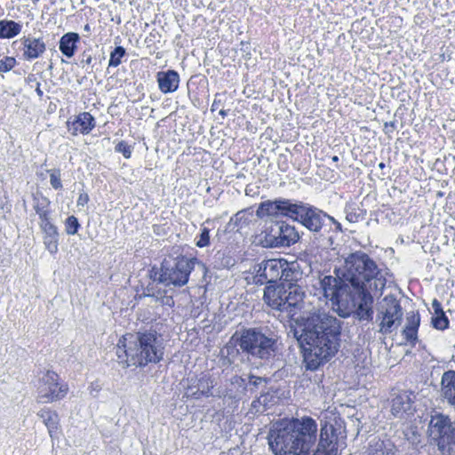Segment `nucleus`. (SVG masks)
Listing matches in <instances>:
<instances>
[{
	"mask_svg": "<svg viewBox=\"0 0 455 455\" xmlns=\"http://www.w3.org/2000/svg\"><path fill=\"white\" fill-rule=\"evenodd\" d=\"M341 334L339 320L324 312L291 319L288 335H292L303 350L307 370L315 371L339 351Z\"/></svg>",
	"mask_w": 455,
	"mask_h": 455,
	"instance_id": "nucleus-1",
	"label": "nucleus"
},
{
	"mask_svg": "<svg viewBox=\"0 0 455 455\" xmlns=\"http://www.w3.org/2000/svg\"><path fill=\"white\" fill-rule=\"evenodd\" d=\"M317 424L310 417L275 422L267 441L274 455H308L316 441Z\"/></svg>",
	"mask_w": 455,
	"mask_h": 455,
	"instance_id": "nucleus-2",
	"label": "nucleus"
},
{
	"mask_svg": "<svg viewBox=\"0 0 455 455\" xmlns=\"http://www.w3.org/2000/svg\"><path fill=\"white\" fill-rule=\"evenodd\" d=\"M166 342L156 329H141L119 339L116 355L125 358L127 366L143 368L160 363L164 356Z\"/></svg>",
	"mask_w": 455,
	"mask_h": 455,
	"instance_id": "nucleus-3",
	"label": "nucleus"
},
{
	"mask_svg": "<svg viewBox=\"0 0 455 455\" xmlns=\"http://www.w3.org/2000/svg\"><path fill=\"white\" fill-rule=\"evenodd\" d=\"M334 272L351 291L369 290L367 285H371V281L376 290L382 291L386 287L387 273L363 251L349 253Z\"/></svg>",
	"mask_w": 455,
	"mask_h": 455,
	"instance_id": "nucleus-4",
	"label": "nucleus"
},
{
	"mask_svg": "<svg viewBox=\"0 0 455 455\" xmlns=\"http://www.w3.org/2000/svg\"><path fill=\"white\" fill-rule=\"evenodd\" d=\"M236 345L248 355L267 361L275 356L278 338L267 326L251 327L241 331Z\"/></svg>",
	"mask_w": 455,
	"mask_h": 455,
	"instance_id": "nucleus-5",
	"label": "nucleus"
},
{
	"mask_svg": "<svg viewBox=\"0 0 455 455\" xmlns=\"http://www.w3.org/2000/svg\"><path fill=\"white\" fill-rule=\"evenodd\" d=\"M431 444L437 446L441 455H455V422L449 416L436 413L427 426Z\"/></svg>",
	"mask_w": 455,
	"mask_h": 455,
	"instance_id": "nucleus-6",
	"label": "nucleus"
},
{
	"mask_svg": "<svg viewBox=\"0 0 455 455\" xmlns=\"http://www.w3.org/2000/svg\"><path fill=\"white\" fill-rule=\"evenodd\" d=\"M328 217L329 214L323 210L301 202L294 220L312 233L315 239L323 238V245L327 247L333 243L332 237L326 236L331 229V225L327 223Z\"/></svg>",
	"mask_w": 455,
	"mask_h": 455,
	"instance_id": "nucleus-7",
	"label": "nucleus"
},
{
	"mask_svg": "<svg viewBox=\"0 0 455 455\" xmlns=\"http://www.w3.org/2000/svg\"><path fill=\"white\" fill-rule=\"evenodd\" d=\"M378 331L387 336L402 323L403 311L400 300L393 294L386 295L376 304Z\"/></svg>",
	"mask_w": 455,
	"mask_h": 455,
	"instance_id": "nucleus-8",
	"label": "nucleus"
},
{
	"mask_svg": "<svg viewBox=\"0 0 455 455\" xmlns=\"http://www.w3.org/2000/svg\"><path fill=\"white\" fill-rule=\"evenodd\" d=\"M196 265L201 267L203 270L205 269L204 265L196 258L188 259L181 256L172 261L164 259L163 261V271L165 286L181 287L187 284Z\"/></svg>",
	"mask_w": 455,
	"mask_h": 455,
	"instance_id": "nucleus-9",
	"label": "nucleus"
},
{
	"mask_svg": "<svg viewBox=\"0 0 455 455\" xmlns=\"http://www.w3.org/2000/svg\"><path fill=\"white\" fill-rule=\"evenodd\" d=\"M299 239V235L293 226L284 221H276L266 228L261 243L267 248L290 247Z\"/></svg>",
	"mask_w": 455,
	"mask_h": 455,
	"instance_id": "nucleus-10",
	"label": "nucleus"
},
{
	"mask_svg": "<svg viewBox=\"0 0 455 455\" xmlns=\"http://www.w3.org/2000/svg\"><path fill=\"white\" fill-rule=\"evenodd\" d=\"M68 392V386L60 382L59 375L52 371L41 372L37 384V401L52 403L63 399Z\"/></svg>",
	"mask_w": 455,
	"mask_h": 455,
	"instance_id": "nucleus-11",
	"label": "nucleus"
},
{
	"mask_svg": "<svg viewBox=\"0 0 455 455\" xmlns=\"http://www.w3.org/2000/svg\"><path fill=\"white\" fill-rule=\"evenodd\" d=\"M346 447V435L341 426L325 422L321 427L320 440L313 455H339Z\"/></svg>",
	"mask_w": 455,
	"mask_h": 455,
	"instance_id": "nucleus-12",
	"label": "nucleus"
},
{
	"mask_svg": "<svg viewBox=\"0 0 455 455\" xmlns=\"http://www.w3.org/2000/svg\"><path fill=\"white\" fill-rule=\"evenodd\" d=\"M319 283L323 296L331 300L332 306L343 307L350 302L352 291L337 275H324Z\"/></svg>",
	"mask_w": 455,
	"mask_h": 455,
	"instance_id": "nucleus-13",
	"label": "nucleus"
},
{
	"mask_svg": "<svg viewBox=\"0 0 455 455\" xmlns=\"http://www.w3.org/2000/svg\"><path fill=\"white\" fill-rule=\"evenodd\" d=\"M300 201H295L285 198H277L275 200H267L259 204L256 215L259 219L265 217H287L295 220L298 213Z\"/></svg>",
	"mask_w": 455,
	"mask_h": 455,
	"instance_id": "nucleus-14",
	"label": "nucleus"
},
{
	"mask_svg": "<svg viewBox=\"0 0 455 455\" xmlns=\"http://www.w3.org/2000/svg\"><path fill=\"white\" fill-rule=\"evenodd\" d=\"M283 259H265L253 267V279L256 284L277 283L280 274H283Z\"/></svg>",
	"mask_w": 455,
	"mask_h": 455,
	"instance_id": "nucleus-15",
	"label": "nucleus"
},
{
	"mask_svg": "<svg viewBox=\"0 0 455 455\" xmlns=\"http://www.w3.org/2000/svg\"><path fill=\"white\" fill-rule=\"evenodd\" d=\"M213 387V380L207 374H202L199 378L191 377L188 379L185 395L196 400H198L203 396L209 397L212 395L211 391Z\"/></svg>",
	"mask_w": 455,
	"mask_h": 455,
	"instance_id": "nucleus-16",
	"label": "nucleus"
},
{
	"mask_svg": "<svg viewBox=\"0 0 455 455\" xmlns=\"http://www.w3.org/2000/svg\"><path fill=\"white\" fill-rule=\"evenodd\" d=\"M351 302L357 306L355 314L361 321H371L373 318V297L369 290L352 291Z\"/></svg>",
	"mask_w": 455,
	"mask_h": 455,
	"instance_id": "nucleus-17",
	"label": "nucleus"
},
{
	"mask_svg": "<svg viewBox=\"0 0 455 455\" xmlns=\"http://www.w3.org/2000/svg\"><path fill=\"white\" fill-rule=\"evenodd\" d=\"M415 395L410 391H400L393 395L391 399V413L395 418L402 419L404 414L412 413L414 411Z\"/></svg>",
	"mask_w": 455,
	"mask_h": 455,
	"instance_id": "nucleus-18",
	"label": "nucleus"
},
{
	"mask_svg": "<svg viewBox=\"0 0 455 455\" xmlns=\"http://www.w3.org/2000/svg\"><path fill=\"white\" fill-rule=\"evenodd\" d=\"M95 124L94 117L89 112H83L76 116L73 121L68 122V130L74 136L78 133L89 134Z\"/></svg>",
	"mask_w": 455,
	"mask_h": 455,
	"instance_id": "nucleus-19",
	"label": "nucleus"
},
{
	"mask_svg": "<svg viewBox=\"0 0 455 455\" xmlns=\"http://www.w3.org/2000/svg\"><path fill=\"white\" fill-rule=\"evenodd\" d=\"M304 291L300 285H291L284 287L283 290V301L285 306L283 307L282 312H287L289 315H294L295 309L299 307L304 299Z\"/></svg>",
	"mask_w": 455,
	"mask_h": 455,
	"instance_id": "nucleus-20",
	"label": "nucleus"
},
{
	"mask_svg": "<svg viewBox=\"0 0 455 455\" xmlns=\"http://www.w3.org/2000/svg\"><path fill=\"white\" fill-rule=\"evenodd\" d=\"M283 274H280V284L283 287H289L291 285H299L298 282L302 280L303 272L297 261L289 262L286 259H283Z\"/></svg>",
	"mask_w": 455,
	"mask_h": 455,
	"instance_id": "nucleus-21",
	"label": "nucleus"
},
{
	"mask_svg": "<svg viewBox=\"0 0 455 455\" xmlns=\"http://www.w3.org/2000/svg\"><path fill=\"white\" fill-rule=\"evenodd\" d=\"M156 81L160 92L167 94L178 90L180 78L177 71L169 69L167 71L157 72Z\"/></svg>",
	"mask_w": 455,
	"mask_h": 455,
	"instance_id": "nucleus-22",
	"label": "nucleus"
},
{
	"mask_svg": "<svg viewBox=\"0 0 455 455\" xmlns=\"http://www.w3.org/2000/svg\"><path fill=\"white\" fill-rule=\"evenodd\" d=\"M284 287L276 283L267 284L264 290V301L273 309L283 311L285 302L283 301Z\"/></svg>",
	"mask_w": 455,
	"mask_h": 455,
	"instance_id": "nucleus-23",
	"label": "nucleus"
},
{
	"mask_svg": "<svg viewBox=\"0 0 455 455\" xmlns=\"http://www.w3.org/2000/svg\"><path fill=\"white\" fill-rule=\"evenodd\" d=\"M441 392L443 398L455 410V371L449 370L443 373Z\"/></svg>",
	"mask_w": 455,
	"mask_h": 455,
	"instance_id": "nucleus-24",
	"label": "nucleus"
},
{
	"mask_svg": "<svg viewBox=\"0 0 455 455\" xmlns=\"http://www.w3.org/2000/svg\"><path fill=\"white\" fill-rule=\"evenodd\" d=\"M277 401L275 392L267 391L260 395L259 397L251 402L248 414L255 416L265 412L268 408L273 406Z\"/></svg>",
	"mask_w": 455,
	"mask_h": 455,
	"instance_id": "nucleus-25",
	"label": "nucleus"
},
{
	"mask_svg": "<svg viewBox=\"0 0 455 455\" xmlns=\"http://www.w3.org/2000/svg\"><path fill=\"white\" fill-rule=\"evenodd\" d=\"M23 56L30 60L40 57L46 50L44 42L41 38H23Z\"/></svg>",
	"mask_w": 455,
	"mask_h": 455,
	"instance_id": "nucleus-26",
	"label": "nucleus"
},
{
	"mask_svg": "<svg viewBox=\"0 0 455 455\" xmlns=\"http://www.w3.org/2000/svg\"><path fill=\"white\" fill-rule=\"evenodd\" d=\"M80 41V36L76 32H68L64 34L60 39V51L67 58H72L77 49V44Z\"/></svg>",
	"mask_w": 455,
	"mask_h": 455,
	"instance_id": "nucleus-27",
	"label": "nucleus"
},
{
	"mask_svg": "<svg viewBox=\"0 0 455 455\" xmlns=\"http://www.w3.org/2000/svg\"><path fill=\"white\" fill-rule=\"evenodd\" d=\"M37 416L47 427L50 436L53 438V435L57 431L60 424L58 413L49 408H43L37 412Z\"/></svg>",
	"mask_w": 455,
	"mask_h": 455,
	"instance_id": "nucleus-28",
	"label": "nucleus"
},
{
	"mask_svg": "<svg viewBox=\"0 0 455 455\" xmlns=\"http://www.w3.org/2000/svg\"><path fill=\"white\" fill-rule=\"evenodd\" d=\"M33 208L39 219L51 215V201L40 191L32 194Z\"/></svg>",
	"mask_w": 455,
	"mask_h": 455,
	"instance_id": "nucleus-29",
	"label": "nucleus"
},
{
	"mask_svg": "<svg viewBox=\"0 0 455 455\" xmlns=\"http://www.w3.org/2000/svg\"><path fill=\"white\" fill-rule=\"evenodd\" d=\"M393 444L389 440L384 441L374 438L371 441L367 455H393Z\"/></svg>",
	"mask_w": 455,
	"mask_h": 455,
	"instance_id": "nucleus-30",
	"label": "nucleus"
},
{
	"mask_svg": "<svg viewBox=\"0 0 455 455\" xmlns=\"http://www.w3.org/2000/svg\"><path fill=\"white\" fill-rule=\"evenodd\" d=\"M266 382L267 380L264 378L257 377L254 375L249 376V380L247 383L245 379L238 375H235L231 379V383L233 385H236L240 387H243V391H244L245 389H249L251 392L256 391L262 383Z\"/></svg>",
	"mask_w": 455,
	"mask_h": 455,
	"instance_id": "nucleus-31",
	"label": "nucleus"
},
{
	"mask_svg": "<svg viewBox=\"0 0 455 455\" xmlns=\"http://www.w3.org/2000/svg\"><path fill=\"white\" fill-rule=\"evenodd\" d=\"M22 25L14 20H0V38H12L21 32Z\"/></svg>",
	"mask_w": 455,
	"mask_h": 455,
	"instance_id": "nucleus-32",
	"label": "nucleus"
},
{
	"mask_svg": "<svg viewBox=\"0 0 455 455\" xmlns=\"http://www.w3.org/2000/svg\"><path fill=\"white\" fill-rule=\"evenodd\" d=\"M252 219L253 212L251 209H245L235 214L231 218L229 224L234 226L233 228H236V230L239 231L246 228L251 222Z\"/></svg>",
	"mask_w": 455,
	"mask_h": 455,
	"instance_id": "nucleus-33",
	"label": "nucleus"
},
{
	"mask_svg": "<svg viewBox=\"0 0 455 455\" xmlns=\"http://www.w3.org/2000/svg\"><path fill=\"white\" fill-rule=\"evenodd\" d=\"M359 208L355 204H347L345 207L346 219L347 221L351 223L358 222L360 220L363 219V214L362 211L359 212Z\"/></svg>",
	"mask_w": 455,
	"mask_h": 455,
	"instance_id": "nucleus-34",
	"label": "nucleus"
},
{
	"mask_svg": "<svg viewBox=\"0 0 455 455\" xmlns=\"http://www.w3.org/2000/svg\"><path fill=\"white\" fill-rule=\"evenodd\" d=\"M432 325L435 329L444 331L449 328L450 321L444 311L435 315L431 319Z\"/></svg>",
	"mask_w": 455,
	"mask_h": 455,
	"instance_id": "nucleus-35",
	"label": "nucleus"
},
{
	"mask_svg": "<svg viewBox=\"0 0 455 455\" xmlns=\"http://www.w3.org/2000/svg\"><path fill=\"white\" fill-rule=\"evenodd\" d=\"M126 53L123 46H116L111 52L108 61V67H118L122 63V59Z\"/></svg>",
	"mask_w": 455,
	"mask_h": 455,
	"instance_id": "nucleus-36",
	"label": "nucleus"
},
{
	"mask_svg": "<svg viewBox=\"0 0 455 455\" xmlns=\"http://www.w3.org/2000/svg\"><path fill=\"white\" fill-rule=\"evenodd\" d=\"M78 219L74 216H68L65 220V231L68 235H76L80 228Z\"/></svg>",
	"mask_w": 455,
	"mask_h": 455,
	"instance_id": "nucleus-37",
	"label": "nucleus"
},
{
	"mask_svg": "<svg viewBox=\"0 0 455 455\" xmlns=\"http://www.w3.org/2000/svg\"><path fill=\"white\" fill-rule=\"evenodd\" d=\"M196 245L199 248L206 247L210 244V230L205 227H202L200 234L196 236Z\"/></svg>",
	"mask_w": 455,
	"mask_h": 455,
	"instance_id": "nucleus-38",
	"label": "nucleus"
},
{
	"mask_svg": "<svg viewBox=\"0 0 455 455\" xmlns=\"http://www.w3.org/2000/svg\"><path fill=\"white\" fill-rule=\"evenodd\" d=\"M44 244L51 254L57 253L59 250V236H44Z\"/></svg>",
	"mask_w": 455,
	"mask_h": 455,
	"instance_id": "nucleus-39",
	"label": "nucleus"
},
{
	"mask_svg": "<svg viewBox=\"0 0 455 455\" xmlns=\"http://www.w3.org/2000/svg\"><path fill=\"white\" fill-rule=\"evenodd\" d=\"M47 172L50 174V183L52 187L58 190L62 188L61 183V173L60 169L48 170Z\"/></svg>",
	"mask_w": 455,
	"mask_h": 455,
	"instance_id": "nucleus-40",
	"label": "nucleus"
},
{
	"mask_svg": "<svg viewBox=\"0 0 455 455\" xmlns=\"http://www.w3.org/2000/svg\"><path fill=\"white\" fill-rule=\"evenodd\" d=\"M420 324V315L418 311H411L408 313L406 317V328L419 330Z\"/></svg>",
	"mask_w": 455,
	"mask_h": 455,
	"instance_id": "nucleus-41",
	"label": "nucleus"
},
{
	"mask_svg": "<svg viewBox=\"0 0 455 455\" xmlns=\"http://www.w3.org/2000/svg\"><path fill=\"white\" fill-rule=\"evenodd\" d=\"M16 64L13 57L5 56L0 59V72L5 73L10 71Z\"/></svg>",
	"mask_w": 455,
	"mask_h": 455,
	"instance_id": "nucleus-42",
	"label": "nucleus"
},
{
	"mask_svg": "<svg viewBox=\"0 0 455 455\" xmlns=\"http://www.w3.org/2000/svg\"><path fill=\"white\" fill-rule=\"evenodd\" d=\"M115 150L118 153H121L124 158L129 159L132 156V149L131 146H129L125 141L121 140L117 143L115 148Z\"/></svg>",
	"mask_w": 455,
	"mask_h": 455,
	"instance_id": "nucleus-43",
	"label": "nucleus"
},
{
	"mask_svg": "<svg viewBox=\"0 0 455 455\" xmlns=\"http://www.w3.org/2000/svg\"><path fill=\"white\" fill-rule=\"evenodd\" d=\"M150 278L153 280V282H156L159 283H163L165 285V281H164V271H163V263L161 264L160 268L152 267L149 273Z\"/></svg>",
	"mask_w": 455,
	"mask_h": 455,
	"instance_id": "nucleus-44",
	"label": "nucleus"
},
{
	"mask_svg": "<svg viewBox=\"0 0 455 455\" xmlns=\"http://www.w3.org/2000/svg\"><path fill=\"white\" fill-rule=\"evenodd\" d=\"M403 336L408 343L414 346L418 339V331L404 327L403 330Z\"/></svg>",
	"mask_w": 455,
	"mask_h": 455,
	"instance_id": "nucleus-45",
	"label": "nucleus"
},
{
	"mask_svg": "<svg viewBox=\"0 0 455 455\" xmlns=\"http://www.w3.org/2000/svg\"><path fill=\"white\" fill-rule=\"evenodd\" d=\"M92 61V56L91 50H84L82 54L80 55V64L82 68H84L85 66H88Z\"/></svg>",
	"mask_w": 455,
	"mask_h": 455,
	"instance_id": "nucleus-46",
	"label": "nucleus"
},
{
	"mask_svg": "<svg viewBox=\"0 0 455 455\" xmlns=\"http://www.w3.org/2000/svg\"><path fill=\"white\" fill-rule=\"evenodd\" d=\"M40 221H39V227L41 228L42 231H44V230H48V229H51L52 228H55L56 226L54 224L52 223L51 221V215L50 216H47V217H44V218H41L39 219Z\"/></svg>",
	"mask_w": 455,
	"mask_h": 455,
	"instance_id": "nucleus-47",
	"label": "nucleus"
},
{
	"mask_svg": "<svg viewBox=\"0 0 455 455\" xmlns=\"http://www.w3.org/2000/svg\"><path fill=\"white\" fill-rule=\"evenodd\" d=\"M432 308L435 315L443 312L441 302L436 299L432 301Z\"/></svg>",
	"mask_w": 455,
	"mask_h": 455,
	"instance_id": "nucleus-48",
	"label": "nucleus"
},
{
	"mask_svg": "<svg viewBox=\"0 0 455 455\" xmlns=\"http://www.w3.org/2000/svg\"><path fill=\"white\" fill-rule=\"evenodd\" d=\"M327 223L330 225V223H332L334 226H335V229L337 232H341L342 231V228H341V224L337 221L333 217L330 216L327 218Z\"/></svg>",
	"mask_w": 455,
	"mask_h": 455,
	"instance_id": "nucleus-49",
	"label": "nucleus"
},
{
	"mask_svg": "<svg viewBox=\"0 0 455 455\" xmlns=\"http://www.w3.org/2000/svg\"><path fill=\"white\" fill-rule=\"evenodd\" d=\"M89 201V196L87 194L84 193V194H80L78 199H77V205H82L84 206V204H86Z\"/></svg>",
	"mask_w": 455,
	"mask_h": 455,
	"instance_id": "nucleus-50",
	"label": "nucleus"
},
{
	"mask_svg": "<svg viewBox=\"0 0 455 455\" xmlns=\"http://www.w3.org/2000/svg\"><path fill=\"white\" fill-rule=\"evenodd\" d=\"M43 233H44V236H47V235L59 236L60 235L57 227L52 228L48 230H44V231H43Z\"/></svg>",
	"mask_w": 455,
	"mask_h": 455,
	"instance_id": "nucleus-51",
	"label": "nucleus"
},
{
	"mask_svg": "<svg viewBox=\"0 0 455 455\" xmlns=\"http://www.w3.org/2000/svg\"><path fill=\"white\" fill-rule=\"evenodd\" d=\"M386 132H392L395 129V122L385 123L384 124Z\"/></svg>",
	"mask_w": 455,
	"mask_h": 455,
	"instance_id": "nucleus-52",
	"label": "nucleus"
},
{
	"mask_svg": "<svg viewBox=\"0 0 455 455\" xmlns=\"http://www.w3.org/2000/svg\"><path fill=\"white\" fill-rule=\"evenodd\" d=\"M220 100H217V95L215 96V99L212 102V108H211V110L212 111H216L220 106Z\"/></svg>",
	"mask_w": 455,
	"mask_h": 455,
	"instance_id": "nucleus-53",
	"label": "nucleus"
},
{
	"mask_svg": "<svg viewBox=\"0 0 455 455\" xmlns=\"http://www.w3.org/2000/svg\"><path fill=\"white\" fill-rule=\"evenodd\" d=\"M163 303L165 304V305H168V306L174 305V301H173L172 297H164V299L163 300Z\"/></svg>",
	"mask_w": 455,
	"mask_h": 455,
	"instance_id": "nucleus-54",
	"label": "nucleus"
},
{
	"mask_svg": "<svg viewBox=\"0 0 455 455\" xmlns=\"http://www.w3.org/2000/svg\"><path fill=\"white\" fill-rule=\"evenodd\" d=\"M40 85H41L40 83L37 82L36 83V92L39 96V98H42L44 96V92L41 90Z\"/></svg>",
	"mask_w": 455,
	"mask_h": 455,
	"instance_id": "nucleus-55",
	"label": "nucleus"
},
{
	"mask_svg": "<svg viewBox=\"0 0 455 455\" xmlns=\"http://www.w3.org/2000/svg\"><path fill=\"white\" fill-rule=\"evenodd\" d=\"M219 114L223 117L225 118L227 116H228V111L227 110H224V109H220Z\"/></svg>",
	"mask_w": 455,
	"mask_h": 455,
	"instance_id": "nucleus-56",
	"label": "nucleus"
},
{
	"mask_svg": "<svg viewBox=\"0 0 455 455\" xmlns=\"http://www.w3.org/2000/svg\"><path fill=\"white\" fill-rule=\"evenodd\" d=\"M331 161H332L333 163H337V162H339V156H333L331 157Z\"/></svg>",
	"mask_w": 455,
	"mask_h": 455,
	"instance_id": "nucleus-57",
	"label": "nucleus"
},
{
	"mask_svg": "<svg viewBox=\"0 0 455 455\" xmlns=\"http://www.w3.org/2000/svg\"><path fill=\"white\" fill-rule=\"evenodd\" d=\"M282 157H283L282 156H279V161L281 160ZM278 164H279L280 170H282V171H285L286 170V166L285 167H282L280 162L278 163Z\"/></svg>",
	"mask_w": 455,
	"mask_h": 455,
	"instance_id": "nucleus-58",
	"label": "nucleus"
},
{
	"mask_svg": "<svg viewBox=\"0 0 455 455\" xmlns=\"http://www.w3.org/2000/svg\"><path fill=\"white\" fill-rule=\"evenodd\" d=\"M84 29L87 32H89L91 30V28H90V25L89 24H86L84 27Z\"/></svg>",
	"mask_w": 455,
	"mask_h": 455,
	"instance_id": "nucleus-59",
	"label": "nucleus"
},
{
	"mask_svg": "<svg viewBox=\"0 0 455 455\" xmlns=\"http://www.w3.org/2000/svg\"><path fill=\"white\" fill-rule=\"evenodd\" d=\"M379 167L380 169L385 168V164H384V163H379Z\"/></svg>",
	"mask_w": 455,
	"mask_h": 455,
	"instance_id": "nucleus-60",
	"label": "nucleus"
},
{
	"mask_svg": "<svg viewBox=\"0 0 455 455\" xmlns=\"http://www.w3.org/2000/svg\"><path fill=\"white\" fill-rule=\"evenodd\" d=\"M33 3H37L39 0H32Z\"/></svg>",
	"mask_w": 455,
	"mask_h": 455,
	"instance_id": "nucleus-61",
	"label": "nucleus"
}]
</instances>
